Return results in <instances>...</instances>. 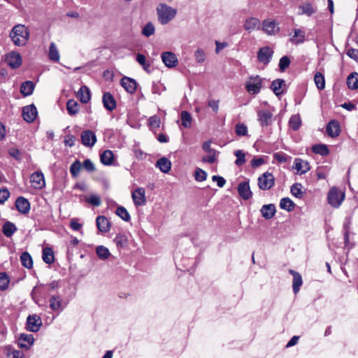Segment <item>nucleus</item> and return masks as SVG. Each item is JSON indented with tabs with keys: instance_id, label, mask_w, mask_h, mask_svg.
I'll list each match as a JSON object with an SVG mask.
<instances>
[{
	"instance_id": "23",
	"label": "nucleus",
	"mask_w": 358,
	"mask_h": 358,
	"mask_svg": "<svg viewBox=\"0 0 358 358\" xmlns=\"http://www.w3.org/2000/svg\"><path fill=\"white\" fill-rule=\"evenodd\" d=\"M104 107L109 111H112L116 107V101L110 92H105L102 97Z\"/></svg>"
},
{
	"instance_id": "34",
	"label": "nucleus",
	"mask_w": 358,
	"mask_h": 358,
	"mask_svg": "<svg viewBox=\"0 0 358 358\" xmlns=\"http://www.w3.org/2000/svg\"><path fill=\"white\" fill-rule=\"evenodd\" d=\"M101 162L105 165H110L114 160V155L111 150H106L100 156Z\"/></svg>"
},
{
	"instance_id": "48",
	"label": "nucleus",
	"mask_w": 358,
	"mask_h": 358,
	"mask_svg": "<svg viewBox=\"0 0 358 358\" xmlns=\"http://www.w3.org/2000/svg\"><path fill=\"white\" fill-rule=\"evenodd\" d=\"M299 15H307L308 16H310L314 13L315 10L312 6L310 3H304L301 5L299 8Z\"/></svg>"
},
{
	"instance_id": "38",
	"label": "nucleus",
	"mask_w": 358,
	"mask_h": 358,
	"mask_svg": "<svg viewBox=\"0 0 358 358\" xmlns=\"http://www.w3.org/2000/svg\"><path fill=\"white\" fill-rule=\"evenodd\" d=\"M114 243L117 248H122L127 245L128 238L125 234H119L114 238Z\"/></svg>"
},
{
	"instance_id": "31",
	"label": "nucleus",
	"mask_w": 358,
	"mask_h": 358,
	"mask_svg": "<svg viewBox=\"0 0 358 358\" xmlns=\"http://www.w3.org/2000/svg\"><path fill=\"white\" fill-rule=\"evenodd\" d=\"M156 166L158 167L162 172L166 173L171 170V163L167 158L162 157L157 160Z\"/></svg>"
},
{
	"instance_id": "21",
	"label": "nucleus",
	"mask_w": 358,
	"mask_h": 358,
	"mask_svg": "<svg viewBox=\"0 0 358 358\" xmlns=\"http://www.w3.org/2000/svg\"><path fill=\"white\" fill-rule=\"evenodd\" d=\"M16 208L22 213L27 214L30 210V203L27 199L20 196L15 201Z\"/></svg>"
},
{
	"instance_id": "64",
	"label": "nucleus",
	"mask_w": 358,
	"mask_h": 358,
	"mask_svg": "<svg viewBox=\"0 0 358 358\" xmlns=\"http://www.w3.org/2000/svg\"><path fill=\"white\" fill-rule=\"evenodd\" d=\"M8 357L12 355L13 358H24V354L20 350H13L12 351L8 352Z\"/></svg>"
},
{
	"instance_id": "28",
	"label": "nucleus",
	"mask_w": 358,
	"mask_h": 358,
	"mask_svg": "<svg viewBox=\"0 0 358 358\" xmlns=\"http://www.w3.org/2000/svg\"><path fill=\"white\" fill-rule=\"evenodd\" d=\"M59 281L57 280H53L51 282L46 285L41 284L33 289V296L38 292V289L41 287H43L45 291L50 292L56 290L57 288H59Z\"/></svg>"
},
{
	"instance_id": "6",
	"label": "nucleus",
	"mask_w": 358,
	"mask_h": 358,
	"mask_svg": "<svg viewBox=\"0 0 358 358\" xmlns=\"http://www.w3.org/2000/svg\"><path fill=\"white\" fill-rule=\"evenodd\" d=\"M67 306L59 295H51L49 298L50 308L57 313H61Z\"/></svg>"
},
{
	"instance_id": "17",
	"label": "nucleus",
	"mask_w": 358,
	"mask_h": 358,
	"mask_svg": "<svg viewBox=\"0 0 358 358\" xmlns=\"http://www.w3.org/2000/svg\"><path fill=\"white\" fill-rule=\"evenodd\" d=\"M294 164L293 168L296 170L297 173L301 175L307 173L310 169L309 163L300 158L295 159Z\"/></svg>"
},
{
	"instance_id": "4",
	"label": "nucleus",
	"mask_w": 358,
	"mask_h": 358,
	"mask_svg": "<svg viewBox=\"0 0 358 358\" xmlns=\"http://www.w3.org/2000/svg\"><path fill=\"white\" fill-rule=\"evenodd\" d=\"M262 87V80L259 76H250L245 83V87L250 94H258Z\"/></svg>"
},
{
	"instance_id": "25",
	"label": "nucleus",
	"mask_w": 358,
	"mask_h": 358,
	"mask_svg": "<svg viewBox=\"0 0 358 358\" xmlns=\"http://www.w3.org/2000/svg\"><path fill=\"white\" fill-rule=\"evenodd\" d=\"M261 213L263 217L266 220L271 219L275 214V206L274 204L264 205L261 210Z\"/></svg>"
},
{
	"instance_id": "33",
	"label": "nucleus",
	"mask_w": 358,
	"mask_h": 358,
	"mask_svg": "<svg viewBox=\"0 0 358 358\" xmlns=\"http://www.w3.org/2000/svg\"><path fill=\"white\" fill-rule=\"evenodd\" d=\"M305 41V32L300 29H296L294 31V35L290 38V41L294 44H299L303 43Z\"/></svg>"
},
{
	"instance_id": "3",
	"label": "nucleus",
	"mask_w": 358,
	"mask_h": 358,
	"mask_svg": "<svg viewBox=\"0 0 358 358\" xmlns=\"http://www.w3.org/2000/svg\"><path fill=\"white\" fill-rule=\"evenodd\" d=\"M344 199L345 193L337 187H332L328 193V203L334 208H338Z\"/></svg>"
},
{
	"instance_id": "51",
	"label": "nucleus",
	"mask_w": 358,
	"mask_h": 358,
	"mask_svg": "<svg viewBox=\"0 0 358 358\" xmlns=\"http://www.w3.org/2000/svg\"><path fill=\"white\" fill-rule=\"evenodd\" d=\"M194 57L195 61L199 64L204 62L206 59V52L201 48L196 49V50L194 52Z\"/></svg>"
},
{
	"instance_id": "59",
	"label": "nucleus",
	"mask_w": 358,
	"mask_h": 358,
	"mask_svg": "<svg viewBox=\"0 0 358 358\" xmlns=\"http://www.w3.org/2000/svg\"><path fill=\"white\" fill-rule=\"evenodd\" d=\"M85 201L94 206H99L101 203L100 197L96 194L85 197Z\"/></svg>"
},
{
	"instance_id": "19",
	"label": "nucleus",
	"mask_w": 358,
	"mask_h": 358,
	"mask_svg": "<svg viewBox=\"0 0 358 358\" xmlns=\"http://www.w3.org/2000/svg\"><path fill=\"white\" fill-rule=\"evenodd\" d=\"M261 27V23L257 17H249L245 20L244 23V28L248 32H252L255 29H259Z\"/></svg>"
},
{
	"instance_id": "14",
	"label": "nucleus",
	"mask_w": 358,
	"mask_h": 358,
	"mask_svg": "<svg viewBox=\"0 0 358 358\" xmlns=\"http://www.w3.org/2000/svg\"><path fill=\"white\" fill-rule=\"evenodd\" d=\"M30 182L35 189H42L45 185L43 173L40 171L33 173L30 176Z\"/></svg>"
},
{
	"instance_id": "7",
	"label": "nucleus",
	"mask_w": 358,
	"mask_h": 358,
	"mask_svg": "<svg viewBox=\"0 0 358 358\" xmlns=\"http://www.w3.org/2000/svg\"><path fill=\"white\" fill-rule=\"evenodd\" d=\"M275 178L272 173L266 172L258 178V185L261 189H270L274 185Z\"/></svg>"
},
{
	"instance_id": "53",
	"label": "nucleus",
	"mask_w": 358,
	"mask_h": 358,
	"mask_svg": "<svg viewBox=\"0 0 358 358\" xmlns=\"http://www.w3.org/2000/svg\"><path fill=\"white\" fill-rule=\"evenodd\" d=\"M155 27L152 22H148L143 28L142 34L146 37H149L154 34Z\"/></svg>"
},
{
	"instance_id": "57",
	"label": "nucleus",
	"mask_w": 358,
	"mask_h": 358,
	"mask_svg": "<svg viewBox=\"0 0 358 358\" xmlns=\"http://www.w3.org/2000/svg\"><path fill=\"white\" fill-rule=\"evenodd\" d=\"M81 163L76 160L70 166V172L73 177H77L81 170Z\"/></svg>"
},
{
	"instance_id": "24",
	"label": "nucleus",
	"mask_w": 358,
	"mask_h": 358,
	"mask_svg": "<svg viewBox=\"0 0 358 358\" xmlns=\"http://www.w3.org/2000/svg\"><path fill=\"white\" fill-rule=\"evenodd\" d=\"M341 129L338 121L331 120L327 126V133L331 137H336L340 134Z\"/></svg>"
},
{
	"instance_id": "32",
	"label": "nucleus",
	"mask_w": 358,
	"mask_h": 358,
	"mask_svg": "<svg viewBox=\"0 0 358 358\" xmlns=\"http://www.w3.org/2000/svg\"><path fill=\"white\" fill-rule=\"evenodd\" d=\"M48 57L52 62H59L60 59V55L56 44L52 42L50 44L48 50Z\"/></svg>"
},
{
	"instance_id": "10",
	"label": "nucleus",
	"mask_w": 358,
	"mask_h": 358,
	"mask_svg": "<svg viewBox=\"0 0 358 358\" xmlns=\"http://www.w3.org/2000/svg\"><path fill=\"white\" fill-rule=\"evenodd\" d=\"M22 115L23 119L27 122H32L37 117L38 111L34 104L26 106L22 108Z\"/></svg>"
},
{
	"instance_id": "37",
	"label": "nucleus",
	"mask_w": 358,
	"mask_h": 358,
	"mask_svg": "<svg viewBox=\"0 0 358 358\" xmlns=\"http://www.w3.org/2000/svg\"><path fill=\"white\" fill-rule=\"evenodd\" d=\"M284 83V80L281 79H277L272 82L271 89L276 96L281 95L283 93L282 86Z\"/></svg>"
},
{
	"instance_id": "50",
	"label": "nucleus",
	"mask_w": 358,
	"mask_h": 358,
	"mask_svg": "<svg viewBox=\"0 0 358 358\" xmlns=\"http://www.w3.org/2000/svg\"><path fill=\"white\" fill-rule=\"evenodd\" d=\"M235 133L238 136H245L248 135V127L243 123H238L235 127Z\"/></svg>"
},
{
	"instance_id": "30",
	"label": "nucleus",
	"mask_w": 358,
	"mask_h": 358,
	"mask_svg": "<svg viewBox=\"0 0 358 358\" xmlns=\"http://www.w3.org/2000/svg\"><path fill=\"white\" fill-rule=\"evenodd\" d=\"M77 96L79 98L82 103H87L91 98L89 88L85 85L82 86L78 92Z\"/></svg>"
},
{
	"instance_id": "58",
	"label": "nucleus",
	"mask_w": 358,
	"mask_h": 358,
	"mask_svg": "<svg viewBox=\"0 0 358 358\" xmlns=\"http://www.w3.org/2000/svg\"><path fill=\"white\" fill-rule=\"evenodd\" d=\"M149 125L152 130L158 129L160 127L161 120L157 115L151 116L149 120Z\"/></svg>"
},
{
	"instance_id": "26",
	"label": "nucleus",
	"mask_w": 358,
	"mask_h": 358,
	"mask_svg": "<svg viewBox=\"0 0 358 358\" xmlns=\"http://www.w3.org/2000/svg\"><path fill=\"white\" fill-rule=\"evenodd\" d=\"M96 222V227L100 231L106 233L110 230V223L106 217L98 216Z\"/></svg>"
},
{
	"instance_id": "54",
	"label": "nucleus",
	"mask_w": 358,
	"mask_h": 358,
	"mask_svg": "<svg viewBox=\"0 0 358 358\" xmlns=\"http://www.w3.org/2000/svg\"><path fill=\"white\" fill-rule=\"evenodd\" d=\"M136 61L139 63V64H141L143 66L145 71H146L147 72L150 71V64L146 60V58L143 55L138 54L136 56Z\"/></svg>"
},
{
	"instance_id": "8",
	"label": "nucleus",
	"mask_w": 358,
	"mask_h": 358,
	"mask_svg": "<svg viewBox=\"0 0 358 358\" xmlns=\"http://www.w3.org/2000/svg\"><path fill=\"white\" fill-rule=\"evenodd\" d=\"M131 197L136 206H143L146 203L145 190L143 187H138L131 193Z\"/></svg>"
},
{
	"instance_id": "42",
	"label": "nucleus",
	"mask_w": 358,
	"mask_h": 358,
	"mask_svg": "<svg viewBox=\"0 0 358 358\" xmlns=\"http://www.w3.org/2000/svg\"><path fill=\"white\" fill-rule=\"evenodd\" d=\"M17 230L14 224L7 222L3 226V233L6 237H10Z\"/></svg>"
},
{
	"instance_id": "46",
	"label": "nucleus",
	"mask_w": 358,
	"mask_h": 358,
	"mask_svg": "<svg viewBox=\"0 0 358 358\" xmlns=\"http://www.w3.org/2000/svg\"><path fill=\"white\" fill-rule=\"evenodd\" d=\"M96 252L97 256L101 259H103V260L108 259L110 255V252L109 250L103 245L98 246L96 249Z\"/></svg>"
},
{
	"instance_id": "29",
	"label": "nucleus",
	"mask_w": 358,
	"mask_h": 358,
	"mask_svg": "<svg viewBox=\"0 0 358 358\" xmlns=\"http://www.w3.org/2000/svg\"><path fill=\"white\" fill-rule=\"evenodd\" d=\"M35 85L32 81H25L21 84L20 92L24 96H28L32 94Z\"/></svg>"
},
{
	"instance_id": "1",
	"label": "nucleus",
	"mask_w": 358,
	"mask_h": 358,
	"mask_svg": "<svg viewBox=\"0 0 358 358\" xmlns=\"http://www.w3.org/2000/svg\"><path fill=\"white\" fill-rule=\"evenodd\" d=\"M10 36L15 45L22 46L29 39V31L24 25L17 24L13 28Z\"/></svg>"
},
{
	"instance_id": "18",
	"label": "nucleus",
	"mask_w": 358,
	"mask_h": 358,
	"mask_svg": "<svg viewBox=\"0 0 358 358\" xmlns=\"http://www.w3.org/2000/svg\"><path fill=\"white\" fill-rule=\"evenodd\" d=\"M238 192L240 196L245 200L249 199L252 194L248 182L239 183L238 186Z\"/></svg>"
},
{
	"instance_id": "11",
	"label": "nucleus",
	"mask_w": 358,
	"mask_h": 358,
	"mask_svg": "<svg viewBox=\"0 0 358 358\" xmlns=\"http://www.w3.org/2000/svg\"><path fill=\"white\" fill-rule=\"evenodd\" d=\"M161 58L164 65L169 69L176 66L178 64V57L173 52L166 51L163 52Z\"/></svg>"
},
{
	"instance_id": "41",
	"label": "nucleus",
	"mask_w": 358,
	"mask_h": 358,
	"mask_svg": "<svg viewBox=\"0 0 358 358\" xmlns=\"http://www.w3.org/2000/svg\"><path fill=\"white\" fill-rule=\"evenodd\" d=\"M20 260L23 266L31 268L33 266V261L31 255L27 252H24L20 256Z\"/></svg>"
},
{
	"instance_id": "15",
	"label": "nucleus",
	"mask_w": 358,
	"mask_h": 358,
	"mask_svg": "<svg viewBox=\"0 0 358 358\" xmlns=\"http://www.w3.org/2000/svg\"><path fill=\"white\" fill-rule=\"evenodd\" d=\"M5 61L12 69H17L22 64V57L20 55L16 52L8 53L6 57Z\"/></svg>"
},
{
	"instance_id": "52",
	"label": "nucleus",
	"mask_w": 358,
	"mask_h": 358,
	"mask_svg": "<svg viewBox=\"0 0 358 358\" xmlns=\"http://www.w3.org/2000/svg\"><path fill=\"white\" fill-rule=\"evenodd\" d=\"M313 151L316 154H320L322 156H326L329 155V150L327 145H315L313 147Z\"/></svg>"
},
{
	"instance_id": "60",
	"label": "nucleus",
	"mask_w": 358,
	"mask_h": 358,
	"mask_svg": "<svg viewBox=\"0 0 358 358\" xmlns=\"http://www.w3.org/2000/svg\"><path fill=\"white\" fill-rule=\"evenodd\" d=\"M207 173L201 169H196L195 171V179L199 182H202L206 179Z\"/></svg>"
},
{
	"instance_id": "45",
	"label": "nucleus",
	"mask_w": 358,
	"mask_h": 358,
	"mask_svg": "<svg viewBox=\"0 0 358 358\" xmlns=\"http://www.w3.org/2000/svg\"><path fill=\"white\" fill-rule=\"evenodd\" d=\"M314 81L317 87L320 90H322L325 88V80L322 73L317 72L314 76Z\"/></svg>"
},
{
	"instance_id": "62",
	"label": "nucleus",
	"mask_w": 358,
	"mask_h": 358,
	"mask_svg": "<svg viewBox=\"0 0 358 358\" xmlns=\"http://www.w3.org/2000/svg\"><path fill=\"white\" fill-rule=\"evenodd\" d=\"M10 196V192L7 189H0V203H4Z\"/></svg>"
},
{
	"instance_id": "55",
	"label": "nucleus",
	"mask_w": 358,
	"mask_h": 358,
	"mask_svg": "<svg viewBox=\"0 0 358 358\" xmlns=\"http://www.w3.org/2000/svg\"><path fill=\"white\" fill-rule=\"evenodd\" d=\"M234 155L236 157L235 164L237 166H241L245 162V154L243 150H236L234 152Z\"/></svg>"
},
{
	"instance_id": "13",
	"label": "nucleus",
	"mask_w": 358,
	"mask_h": 358,
	"mask_svg": "<svg viewBox=\"0 0 358 358\" xmlns=\"http://www.w3.org/2000/svg\"><path fill=\"white\" fill-rule=\"evenodd\" d=\"M257 120L262 127H268L272 123L273 113L268 110H259L257 111Z\"/></svg>"
},
{
	"instance_id": "2",
	"label": "nucleus",
	"mask_w": 358,
	"mask_h": 358,
	"mask_svg": "<svg viewBox=\"0 0 358 358\" xmlns=\"http://www.w3.org/2000/svg\"><path fill=\"white\" fill-rule=\"evenodd\" d=\"M176 9L165 3H160L157 8L158 20L163 25L171 22L176 17Z\"/></svg>"
},
{
	"instance_id": "40",
	"label": "nucleus",
	"mask_w": 358,
	"mask_h": 358,
	"mask_svg": "<svg viewBox=\"0 0 358 358\" xmlns=\"http://www.w3.org/2000/svg\"><path fill=\"white\" fill-rule=\"evenodd\" d=\"M181 124L185 128H190L192 125V116L187 111H182L180 114Z\"/></svg>"
},
{
	"instance_id": "43",
	"label": "nucleus",
	"mask_w": 358,
	"mask_h": 358,
	"mask_svg": "<svg viewBox=\"0 0 358 358\" xmlns=\"http://www.w3.org/2000/svg\"><path fill=\"white\" fill-rule=\"evenodd\" d=\"M280 207L289 212L294 210V203L289 198L285 197L280 200Z\"/></svg>"
},
{
	"instance_id": "12",
	"label": "nucleus",
	"mask_w": 358,
	"mask_h": 358,
	"mask_svg": "<svg viewBox=\"0 0 358 358\" xmlns=\"http://www.w3.org/2000/svg\"><path fill=\"white\" fill-rule=\"evenodd\" d=\"M273 51L268 46L261 48L257 52L258 61L264 64H268L273 56Z\"/></svg>"
},
{
	"instance_id": "36",
	"label": "nucleus",
	"mask_w": 358,
	"mask_h": 358,
	"mask_svg": "<svg viewBox=\"0 0 358 358\" xmlns=\"http://www.w3.org/2000/svg\"><path fill=\"white\" fill-rule=\"evenodd\" d=\"M347 85L351 90L358 89V73H350L347 78Z\"/></svg>"
},
{
	"instance_id": "47",
	"label": "nucleus",
	"mask_w": 358,
	"mask_h": 358,
	"mask_svg": "<svg viewBox=\"0 0 358 358\" xmlns=\"http://www.w3.org/2000/svg\"><path fill=\"white\" fill-rule=\"evenodd\" d=\"M302 185L300 183H295L291 187V193L296 198L301 199L304 192L302 190Z\"/></svg>"
},
{
	"instance_id": "16",
	"label": "nucleus",
	"mask_w": 358,
	"mask_h": 358,
	"mask_svg": "<svg viewBox=\"0 0 358 358\" xmlns=\"http://www.w3.org/2000/svg\"><path fill=\"white\" fill-rule=\"evenodd\" d=\"M81 141L85 146L92 148L96 142V136L92 131L85 130L81 134Z\"/></svg>"
},
{
	"instance_id": "39",
	"label": "nucleus",
	"mask_w": 358,
	"mask_h": 358,
	"mask_svg": "<svg viewBox=\"0 0 358 358\" xmlns=\"http://www.w3.org/2000/svg\"><path fill=\"white\" fill-rule=\"evenodd\" d=\"M66 109L71 115H75L79 111V104L73 99H70L67 101Z\"/></svg>"
},
{
	"instance_id": "22",
	"label": "nucleus",
	"mask_w": 358,
	"mask_h": 358,
	"mask_svg": "<svg viewBox=\"0 0 358 358\" xmlns=\"http://www.w3.org/2000/svg\"><path fill=\"white\" fill-rule=\"evenodd\" d=\"M121 85L130 94L134 93L136 90V81L128 77H124L121 79Z\"/></svg>"
},
{
	"instance_id": "49",
	"label": "nucleus",
	"mask_w": 358,
	"mask_h": 358,
	"mask_svg": "<svg viewBox=\"0 0 358 358\" xmlns=\"http://www.w3.org/2000/svg\"><path fill=\"white\" fill-rule=\"evenodd\" d=\"M115 213L117 216L126 222L129 221L131 219V217L127 209L122 206L117 207Z\"/></svg>"
},
{
	"instance_id": "44",
	"label": "nucleus",
	"mask_w": 358,
	"mask_h": 358,
	"mask_svg": "<svg viewBox=\"0 0 358 358\" xmlns=\"http://www.w3.org/2000/svg\"><path fill=\"white\" fill-rule=\"evenodd\" d=\"M301 124V120L299 115H292L289 121V125L291 129L296 131L299 129Z\"/></svg>"
},
{
	"instance_id": "5",
	"label": "nucleus",
	"mask_w": 358,
	"mask_h": 358,
	"mask_svg": "<svg viewBox=\"0 0 358 358\" xmlns=\"http://www.w3.org/2000/svg\"><path fill=\"white\" fill-rule=\"evenodd\" d=\"M262 29L267 35L275 36L279 32L280 27L275 20L268 18L262 21Z\"/></svg>"
},
{
	"instance_id": "9",
	"label": "nucleus",
	"mask_w": 358,
	"mask_h": 358,
	"mask_svg": "<svg viewBox=\"0 0 358 358\" xmlns=\"http://www.w3.org/2000/svg\"><path fill=\"white\" fill-rule=\"evenodd\" d=\"M42 326V321L36 315H29L27 318L26 329L31 332H37Z\"/></svg>"
},
{
	"instance_id": "61",
	"label": "nucleus",
	"mask_w": 358,
	"mask_h": 358,
	"mask_svg": "<svg viewBox=\"0 0 358 358\" xmlns=\"http://www.w3.org/2000/svg\"><path fill=\"white\" fill-rule=\"evenodd\" d=\"M290 64V60L288 57L284 56L281 57L279 62V68L280 71H284Z\"/></svg>"
},
{
	"instance_id": "56",
	"label": "nucleus",
	"mask_w": 358,
	"mask_h": 358,
	"mask_svg": "<svg viewBox=\"0 0 358 358\" xmlns=\"http://www.w3.org/2000/svg\"><path fill=\"white\" fill-rule=\"evenodd\" d=\"M10 282L8 276L6 273H0V290H6Z\"/></svg>"
},
{
	"instance_id": "20",
	"label": "nucleus",
	"mask_w": 358,
	"mask_h": 358,
	"mask_svg": "<svg viewBox=\"0 0 358 358\" xmlns=\"http://www.w3.org/2000/svg\"><path fill=\"white\" fill-rule=\"evenodd\" d=\"M19 346L21 348L28 350L34 344V338L31 334H21L19 337Z\"/></svg>"
},
{
	"instance_id": "35",
	"label": "nucleus",
	"mask_w": 358,
	"mask_h": 358,
	"mask_svg": "<svg viewBox=\"0 0 358 358\" xmlns=\"http://www.w3.org/2000/svg\"><path fill=\"white\" fill-rule=\"evenodd\" d=\"M42 258L48 264H52L55 261L54 252L50 248H45L43 250Z\"/></svg>"
},
{
	"instance_id": "27",
	"label": "nucleus",
	"mask_w": 358,
	"mask_h": 358,
	"mask_svg": "<svg viewBox=\"0 0 358 358\" xmlns=\"http://www.w3.org/2000/svg\"><path fill=\"white\" fill-rule=\"evenodd\" d=\"M289 273L293 276V284L292 288L294 294H297L300 289V287L302 285L303 280L301 275L296 271L289 270Z\"/></svg>"
},
{
	"instance_id": "63",
	"label": "nucleus",
	"mask_w": 358,
	"mask_h": 358,
	"mask_svg": "<svg viewBox=\"0 0 358 358\" xmlns=\"http://www.w3.org/2000/svg\"><path fill=\"white\" fill-rule=\"evenodd\" d=\"M212 180L214 182H217V185L219 187H224V185H225L226 183V180L225 179L222 177V176H213L212 177Z\"/></svg>"
}]
</instances>
